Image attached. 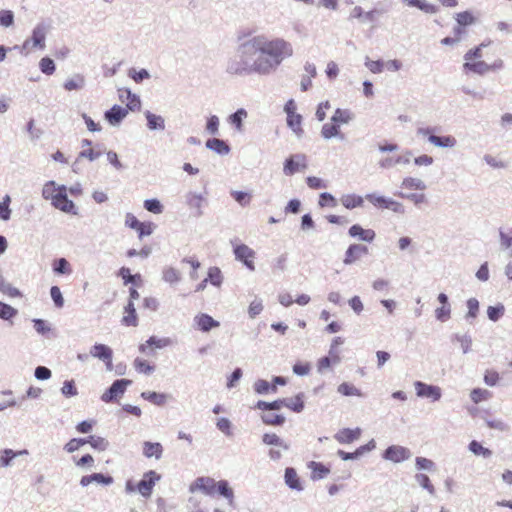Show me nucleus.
Masks as SVG:
<instances>
[{
    "instance_id": "obj_46",
    "label": "nucleus",
    "mask_w": 512,
    "mask_h": 512,
    "mask_svg": "<svg viewBox=\"0 0 512 512\" xmlns=\"http://www.w3.org/2000/svg\"><path fill=\"white\" fill-rule=\"evenodd\" d=\"M135 369L142 374H150L154 371V366L151 365L148 361L136 358L134 360Z\"/></svg>"
},
{
    "instance_id": "obj_26",
    "label": "nucleus",
    "mask_w": 512,
    "mask_h": 512,
    "mask_svg": "<svg viewBox=\"0 0 512 512\" xmlns=\"http://www.w3.org/2000/svg\"><path fill=\"white\" fill-rule=\"evenodd\" d=\"M457 22L456 27H460L465 30V27L470 26L476 22V17L471 11H463L455 15Z\"/></svg>"
},
{
    "instance_id": "obj_4",
    "label": "nucleus",
    "mask_w": 512,
    "mask_h": 512,
    "mask_svg": "<svg viewBox=\"0 0 512 512\" xmlns=\"http://www.w3.org/2000/svg\"><path fill=\"white\" fill-rule=\"evenodd\" d=\"M125 224L127 227L136 231L139 239L151 235L156 227L152 222L139 221L132 213L126 214Z\"/></svg>"
},
{
    "instance_id": "obj_5",
    "label": "nucleus",
    "mask_w": 512,
    "mask_h": 512,
    "mask_svg": "<svg viewBox=\"0 0 512 512\" xmlns=\"http://www.w3.org/2000/svg\"><path fill=\"white\" fill-rule=\"evenodd\" d=\"M503 67V61L501 59H498L494 61L492 64H487L484 61L477 59V60H465L464 63V69L467 71H471L476 74H485L489 71H494L501 69Z\"/></svg>"
},
{
    "instance_id": "obj_54",
    "label": "nucleus",
    "mask_w": 512,
    "mask_h": 512,
    "mask_svg": "<svg viewBox=\"0 0 512 512\" xmlns=\"http://www.w3.org/2000/svg\"><path fill=\"white\" fill-rule=\"evenodd\" d=\"M53 269L56 273L59 274H69L71 272L70 265L65 258H60L55 261Z\"/></svg>"
},
{
    "instance_id": "obj_11",
    "label": "nucleus",
    "mask_w": 512,
    "mask_h": 512,
    "mask_svg": "<svg viewBox=\"0 0 512 512\" xmlns=\"http://www.w3.org/2000/svg\"><path fill=\"white\" fill-rule=\"evenodd\" d=\"M368 254V248L362 244H351L346 252L343 262L345 265H351L364 255Z\"/></svg>"
},
{
    "instance_id": "obj_63",
    "label": "nucleus",
    "mask_w": 512,
    "mask_h": 512,
    "mask_svg": "<svg viewBox=\"0 0 512 512\" xmlns=\"http://www.w3.org/2000/svg\"><path fill=\"white\" fill-rule=\"evenodd\" d=\"M499 379V373L495 370H487L484 374V382L489 386H495Z\"/></svg>"
},
{
    "instance_id": "obj_44",
    "label": "nucleus",
    "mask_w": 512,
    "mask_h": 512,
    "mask_svg": "<svg viewBox=\"0 0 512 512\" xmlns=\"http://www.w3.org/2000/svg\"><path fill=\"white\" fill-rule=\"evenodd\" d=\"M254 390L258 394H266L269 391L276 392L277 387L275 385H271L268 381L259 379L254 384Z\"/></svg>"
},
{
    "instance_id": "obj_53",
    "label": "nucleus",
    "mask_w": 512,
    "mask_h": 512,
    "mask_svg": "<svg viewBox=\"0 0 512 512\" xmlns=\"http://www.w3.org/2000/svg\"><path fill=\"white\" fill-rule=\"evenodd\" d=\"M85 444H86V439H83V438H73V439H71L70 441H68L65 444L64 449L68 453H73L74 451H77L78 449H80Z\"/></svg>"
},
{
    "instance_id": "obj_40",
    "label": "nucleus",
    "mask_w": 512,
    "mask_h": 512,
    "mask_svg": "<svg viewBox=\"0 0 512 512\" xmlns=\"http://www.w3.org/2000/svg\"><path fill=\"white\" fill-rule=\"evenodd\" d=\"M262 441L266 445H276L282 447L285 450L289 449V446L286 443H284L280 439V437L275 433H265L262 436Z\"/></svg>"
},
{
    "instance_id": "obj_31",
    "label": "nucleus",
    "mask_w": 512,
    "mask_h": 512,
    "mask_svg": "<svg viewBox=\"0 0 512 512\" xmlns=\"http://www.w3.org/2000/svg\"><path fill=\"white\" fill-rule=\"evenodd\" d=\"M261 420L265 425L268 426H281L285 423V417L281 414L276 413H263Z\"/></svg>"
},
{
    "instance_id": "obj_39",
    "label": "nucleus",
    "mask_w": 512,
    "mask_h": 512,
    "mask_svg": "<svg viewBox=\"0 0 512 512\" xmlns=\"http://www.w3.org/2000/svg\"><path fill=\"white\" fill-rule=\"evenodd\" d=\"M86 444H90L92 448L104 451L108 447V441L100 436L91 435L86 439Z\"/></svg>"
},
{
    "instance_id": "obj_61",
    "label": "nucleus",
    "mask_w": 512,
    "mask_h": 512,
    "mask_svg": "<svg viewBox=\"0 0 512 512\" xmlns=\"http://www.w3.org/2000/svg\"><path fill=\"white\" fill-rule=\"evenodd\" d=\"M14 22V15L10 10H1L0 11V25L4 27H9Z\"/></svg>"
},
{
    "instance_id": "obj_37",
    "label": "nucleus",
    "mask_w": 512,
    "mask_h": 512,
    "mask_svg": "<svg viewBox=\"0 0 512 512\" xmlns=\"http://www.w3.org/2000/svg\"><path fill=\"white\" fill-rule=\"evenodd\" d=\"M330 354L331 357L325 356L318 360L317 368L319 372L325 371L326 369L330 368L332 364H336L340 361V357L336 353L332 354V352H330Z\"/></svg>"
},
{
    "instance_id": "obj_6",
    "label": "nucleus",
    "mask_w": 512,
    "mask_h": 512,
    "mask_svg": "<svg viewBox=\"0 0 512 512\" xmlns=\"http://www.w3.org/2000/svg\"><path fill=\"white\" fill-rule=\"evenodd\" d=\"M255 251L246 244H237L234 247L235 258L241 261L249 270L255 269Z\"/></svg>"
},
{
    "instance_id": "obj_58",
    "label": "nucleus",
    "mask_w": 512,
    "mask_h": 512,
    "mask_svg": "<svg viewBox=\"0 0 512 512\" xmlns=\"http://www.w3.org/2000/svg\"><path fill=\"white\" fill-rule=\"evenodd\" d=\"M231 195L242 206L248 205L251 201V195L247 192L232 191Z\"/></svg>"
},
{
    "instance_id": "obj_57",
    "label": "nucleus",
    "mask_w": 512,
    "mask_h": 512,
    "mask_svg": "<svg viewBox=\"0 0 512 512\" xmlns=\"http://www.w3.org/2000/svg\"><path fill=\"white\" fill-rule=\"evenodd\" d=\"M50 294L55 306L58 308H62L64 305V298L62 296L60 288L58 286H52Z\"/></svg>"
},
{
    "instance_id": "obj_29",
    "label": "nucleus",
    "mask_w": 512,
    "mask_h": 512,
    "mask_svg": "<svg viewBox=\"0 0 512 512\" xmlns=\"http://www.w3.org/2000/svg\"><path fill=\"white\" fill-rule=\"evenodd\" d=\"M353 118V114L348 109L337 108L331 117V120L338 124L340 127L343 124L349 123Z\"/></svg>"
},
{
    "instance_id": "obj_50",
    "label": "nucleus",
    "mask_w": 512,
    "mask_h": 512,
    "mask_svg": "<svg viewBox=\"0 0 512 512\" xmlns=\"http://www.w3.org/2000/svg\"><path fill=\"white\" fill-rule=\"evenodd\" d=\"M453 34V37H445L444 39H442V44L450 45L459 42L462 39L463 35L466 34V30L460 27H455L453 30Z\"/></svg>"
},
{
    "instance_id": "obj_17",
    "label": "nucleus",
    "mask_w": 512,
    "mask_h": 512,
    "mask_svg": "<svg viewBox=\"0 0 512 512\" xmlns=\"http://www.w3.org/2000/svg\"><path fill=\"white\" fill-rule=\"evenodd\" d=\"M121 323L128 327H136L138 325V316L136 313L135 305L132 301H128L127 305L125 306Z\"/></svg>"
},
{
    "instance_id": "obj_20",
    "label": "nucleus",
    "mask_w": 512,
    "mask_h": 512,
    "mask_svg": "<svg viewBox=\"0 0 512 512\" xmlns=\"http://www.w3.org/2000/svg\"><path fill=\"white\" fill-rule=\"evenodd\" d=\"M349 235L354 238L358 237L359 239L366 242H372L376 236L374 230L364 229L358 224L352 225L349 228Z\"/></svg>"
},
{
    "instance_id": "obj_49",
    "label": "nucleus",
    "mask_w": 512,
    "mask_h": 512,
    "mask_svg": "<svg viewBox=\"0 0 512 512\" xmlns=\"http://www.w3.org/2000/svg\"><path fill=\"white\" fill-rule=\"evenodd\" d=\"M216 492L230 500L233 498V491L225 480H221L216 483Z\"/></svg>"
},
{
    "instance_id": "obj_7",
    "label": "nucleus",
    "mask_w": 512,
    "mask_h": 512,
    "mask_svg": "<svg viewBox=\"0 0 512 512\" xmlns=\"http://www.w3.org/2000/svg\"><path fill=\"white\" fill-rule=\"evenodd\" d=\"M307 167V160L304 154H296L286 159L283 172L287 176H291L296 172L302 171Z\"/></svg>"
},
{
    "instance_id": "obj_15",
    "label": "nucleus",
    "mask_w": 512,
    "mask_h": 512,
    "mask_svg": "<svg viewBox=\"0 0 512 512\" xmlns=\"http://www.w3.org/2000/svg\"><path fill=\"white\" fill-rule=\"evenodd\" d=\"M441 395V389L438 386L428 385L418 381V397H424L435 402L441 398Z\"/></svg>"
},
{
    "instance_id": "obj_55",
    "label": "nucleus",
    "mask_w": 512,
    "mask_h": 512,
    "mask_svg": "<svg viewBox=\"0 0 512 512\" xmlns=\"http://www.w3.org/2000/svg\"><path fill=\"white\" fill-rule=\"evenodd\" d=\"M10 197L6 195L3 200L0 202V219L8 220L10 218L11 210L9 208L10 205Z\"/></svg>"
},
{
    "instance_id": "obj_33",
    "label": "nucleus",
    "mask_w": 512,
    "mask_h": 512,
    "mask_svg": "<svg viewBox=\"0 0 512 512\" xmlns=\"http://www.w3.org/2000/svg\"><path fill=\"white\" fill-rule=\"evenodd\" d=\"M429 141L438 147H453L456 143V140L452 136H435L429 135Z\"/></svg>"
},
{
    "instance_id": "obj_42",
    "label": "nucleus",
    "mask_w": 512,
    "mask_h": 512,
    "mask_svg": "<svg viewBox=\"0 0 512 512\" xmlns=\"http://www.w3.org/2000/svg\"><path fill=\"white\" fill-rule=\"evenodd\" d=\"M469 450L475 455H481L484 458H488L492 455V451L488 448H485L476 440H473L469 444Z\"/></svg>"
},
{
    "instance_id": "obj_32",
    "label": "nucleus",
    "mask_w": 512,
    "mask_h": 512,
    "mask_svg": "<svg viewBox=\"0 0 512 512\" xmlns=\"http://www.w3.org/2000/svg\"><path fill=\"white\" fill-rule=\"evenodd\" d=\"M141 397L158 406L164 405L167 400V396L165 394L153 391L142 392Z\"/></svg>"
},
{
    "instance_id": "obj_22",
    "label": "nucleus",
    "mask_w": 512,
    "mask_h": 512,
    "mask_svg": "<svg viewBox=\"0 0 512 512\" xmlns=\"http://www.w3.org/2000/svg\"><path fill=\"white\" fill-rule=\"evenodd\" d=\"M284 478L285 483L289 486V488L297 491H301L303 489L298 474L294 468H286Z\"/></svg>"
},
{
    "instance_id": "obj_3",
    "label": "nucleus",
    "mask_w": 512,
    "mask_h": 512,
    "mask_svg": "<svg viewBox=\"0 0 512 512\" xmlns=\"http://www.w3.org/2000/svg\"><path fill=\"white\" fill-rule=\"evenodd\" d=\"M46 40V27L44 25H37L32 32L30 39H26L21 46V53L28 55L35 49L43 50L45 48Z\"/></svg>"
},
{
    "instance_id": "obj_9",
    "label": "nucleus",
    "mask_w": 512,
    "mask_h": 512,
    "mask_svg": "<svg viewBox=\"0 0 512 512\" xmlns=\"http://www.w3.org/2000/svg\"><path fill=\"white\" fill-rule=\"evenodd\" d=\"M131 384L130 380L127 379H120L116 380L111 387L105 391L101 399L103 402L109 403L115 399H117L119 396L123 395L127 386Z\"/></svg>"
},
{
    "instance_id": "obj_21",
    "label": "nucleus",
    "mask_w": 512,
    "mask_h": 512,
    "mask_svg": "<svg viewBox=\"0 0 512 512\" xmlns=\"http://www.w3.org/2000/svg\"><path fill=\"white\" fill-rule=\"evenodd\" d=\"M384 456L393 462H400L408 458V452L403 447L391 446L385 451Z\"/></svg>"
},
{
    "instance_id": "obj_28",
    "label": "nucleus",
    "mask_w": 512,
    "mask_h": 512,
    "mask_svg": "<svg viewBox=\"0 0 512 512\" xmlns=\"http://www.w3.org/2000/svg\"><path fill=\"white\" fill-rule=\"evenodd\" d=\"M341 204L347 209L361 207L363 205V198L355 194H346L340 198Z\"/></svg>"
},
{
    "instance_id": "obj_12",
    "label": "nucleus",
    "mask_w": 512,
    "mask_h": 512,
    "mask_svg": "<svg viewBox=\"0 0 512 512\" xmlns=\"http://www.w3.org/2000/svg\"><path fill=\"white\" fill-rule=\"evenodd\" d=\"M216 481L210 477H199L190 486V491H202L205 494L213 495L216 492Z\"/></svg>"
},
{
    "instance_id": "obj_41",
    "label": "nucleus",
    "mask_w": 512,
    "mask_h": 512,
    "mask_svg": "<svg viewBox=\"0 0 512 512\" xmlns=\"http://www.w3.org/2000/svg\"><path fill=\"white\" fill-rule=\"evenodd\" d=\"M167 344L166 340L163 339H157L155 337H150L145 343L141 344L139 347V350L142 353H147L148 349L156 347V348H162Z\"/></svg>"
},
{
    "instance_id": "obj_10",
    "label": "nucleus",
    "mask_w": 512,
    "mask_h": 512,
    "mask_svg": "<svg viewBox=\"0 0 512 512\" xmlns=\"http://www.w3.org/2000/svg\"><path fill=\"white\" fill-rule=\"evenodd\" d=\"M366 199L371 203L373 204L375 207L379 208V209H389V210H392L394 212H401L402 211V207L399 203L391 200V199H388V198H385L383 196H377L375 194H368L366 196Z\"/></svg>"
},
{
    "instance_id": "obj_45",
    "label": "nucleus",
    "mask_w": 512,
    "mask_h": 512,
    "mask_svg": "<svg viewBox=\"0 0 512 512\" xmlns=\"http://www.w3.org/2000/svg\"><path fill=\"white\" fill-rule=\"evenodd\" d=\"M207 279L212 285L219 287L223 280L221 270L218 267H210Z\"/></svg>"
},
{
    "instance_id": "obj_47",
    "label": "nucleus",
    "mask_w": 512,
    "mask_h": 512,
    "mask_svg": "<svg viewBox=\"0 0 512 512\" xmlns=\"http://www.w3.org/2000/svg\"><path fill=\"white\" fill-rule=\"evenodd\" d=\"M39 68L46 75H52L56 69L54 61L49 57H44L40 60Z\"/></svg>"
},
{
    "instance_id": "obj_38",
    "label": "nucleus",
    "mask_w": 512,
    "mask_h": 512,
    "mask_svg": "<svg viewBox=\"0 0 512 512\" xmlns=\"http://www.w3.org/2000/svg\"><path fill=\"white\" fill-rule=\"evenodd\" d=\"M491 396L492 393L490 391L482 388H475L470 393V398L475 404L486 401L490 399Z\"/></svg>"
},
{
    "instance_id": "obj_19",
    "label": "nucleus",
    "mask_w": 512,
    "mask_h": 512,
    "mask_svg": "<svg viewBox=\"0 0 512 512\" xmlns=\"http://www.w3.org/2000/svg\"><path fill=\"white\" fill-rule=\"evenodd\" d=\"M118 93L120 100L122 102H126V108L128 110H136L140 108L141 103L139 98L135 94H132L129 89H119Z\"/></svg>"
},
{
    "instance_id": "obj_24",
    "label": "nucleus",
    "mask_w": 512,
    "mask_h": 512,
    "mask_svg": "<svg viewBox=\"0 0 512 512\" xmlns=\"http://www.w3.org/2000/svg\"><path fill=\"white\" fill-rule=\"evenodd\" d=\"M321 136L325 139H330L333 137H340L341 139L344 135L341 133L340 127L337 123L331 122L325 123L321 128Z\"/></svg>"
},
{
    "instance_id": "obj_30",
    "label": "nucleus",
    "mask_w": 512,
    "mask_h": 512,
    "mask_svg": "<svg viewBox=\"0 0 512 512\" xmlns=\"http://www.w3.org/2000/svg\"><path fill=\"white\" fill-rule=\"evenodd\" d=\"M287 125L298 135L301 136L303 134L302 128V116L300 114L293 113L287 115Z\"/></svg>"
},
{
    "instance_id": "obj_14",
    "label": "nucleus",
    "mask_w": 512,
    "mask_h": 512,
    "mask_svg": "<svg viewBox=\"0 0 512 512\" xmlns=\"http://www.w3.org/2000/svg\"><path fill=\"white\" fill-rule=\"evenodd\" d=\"M362 430L359 427L356 428H343L340 429L335 435V440L340 444H350L355 440L359 439Z\"/></svg>"
},
{
    "instance_id": "obj_60",
    "label": "nucleus",
    "mask_w": 512,
    "mask_h": 512,
    "mask_svg": "<svg viewBox=\"0 0 512 512\" xmlns=\"http://www.w3.org/2000/svg\"><path fill=\"white\" fill-rule=\"evenodd\" d=\"M319 205L321 207H325V206L335 207L337 205V200L333 195H331L327 192H324V193L320 194Z\"/></svg>"
},
{
    "instance_id": "obj_56",
    "label": "nucleus",
    "mask_w": 512,
    "mask_h": 512,
    "mask_svg": "<svg viewBox=\"0 0 512 512\" xmlns=\"http://www.w3.org/2000/svg\"><path fill=\"white\" fill-rule=\"evenodd\" d=\"M504 314V306L499 304L497 306H489L487 315L490 320L497 321Z\"/></svg>"
},
{
    "instance_id": "obj_1",
    "label": "nucleus",
    "mask_w": 512,
    "mask_h": 512,
    "mask_svg": "<svg viewBox=\"0 0 512 512\" xmlns=\"http://www.w3.org/2000/svg\"><path fill=\"white\" fill-rule=\"evenodd\" d=\"M292 55L293 47L285 39L257 35L239 46L237 56L228 61L226 71L230 75H265Z\"/></svg>"
},
{
    "instance_id": "obj_59",
    "label": "nucleus",
    "mask_w": 512,
    "mask_h": 512,
    "mask_svg": "<svg viewBox=\"0 0 512 512\" xmlns=\"http://www.w3.org/2000/svg\"><path fill=\"white\" fill-rule=\"evenodd\" d=\"M17 314V310L12 306L0 302V318L8 320Z\"/></svg>"
},
{
    "instance_id": "obj_43",
    "label": "nucleus",
    "mask_w": 512,
    "mask_h": 512,
    "mask_svg": "<svg viewBox=\"0 0 512 512\" xmlns=\"http://www.w3.org/2000/svg\"><path fill=\"white\" fill-rule=\"evenodd\" d=\"M91 144H92V142L88 139L82 140V147L83 148L87 147V149H83V151H81L80 157H84V158L89 159L90 161H93L100 156V152H95L91 148Z\"/></svg>"
},
{
    "instance_id": "obj_23",
    "label": "nucleus",
    "mask_w": 512,
    "mask_h": 512,
    "mask_svg": "<svg viewBox=\"0 0 512 512\" xmlns=\"http://www.w3.org/2000/svg\"><path fill=\"white\" fill-rule=\"evenodd\" d=\"M163 453V447L158 442L146 441L143 444V454L147 458L155 457L156 459L161 458Z\"/></svg>"
},
{
    "instance_id": "obj_52",
    "label": "nucleus",
    "mask_w": 512,
    "mask_h": 512,
    "mask_svg": "<svg viewBox=\"0 0 512 512\" xmlns=\"http://www.w3.org/2000/svg\"><path fill=\"white\" fill-rule=\"evenodd\" d=\"M245 117H247V112L244 109H239L230 116V123L234 125L238 130H241L242 120Z\"/></svg>"
},
{
    "instance_id": "obj_48",
    "label": "nucleus",
    "mask_w": 512,
    "mask_h": 512,
    "mask_svg": "<svg viewBox=\"0 0 512 512\" xmlns=\"http://www.w3.org/2000/svg\"><path fill=\"white\" fill-rule=\"evenodd\" d=\"M146 118L150 129H164V120L161 116L148 112Z\"/></svg>"
},
{
    "instance_id": "obj_8",
    "label": "nucleus",
    "mask_w": 512,
    "mask_h": 512,
    "mask_svg": "<svg viewBox=\"0 0 512 512\" xmlns=\"http://www.w3.org/2000/svg\"><path fill=\"white\" fill-rule=\"evenodd\" d=\"M160 479V475L150 470L145 473L142 480L137 484V491L144 497H150L156 482Z\"/></svg>"
},
{
    "instance_id": "obj_36",
    "label": "nucleus",
    "mask_w": 512,
    "mask_h": 512,
    "mask_svg": "<svg viewBox=\"0 0 512 512\" xmlns=\"http://www.w3.org/2000/svg\"><path fill=\"white\" fill-rule=\"evenodd\" d=\"M337 391L343 396H362V392L359 388L347 382L341 383L338 386Z\"/></svg>"
},
{
    "instance_id": "obj_2",
    "label": "nucleus",
    "mask_w": 512,
    "mask_h": 512,
    "mask_svg": "<svg viewBox=\"0 0 512 512\" xmlns=\"http://www.w3.org/2000/svg\"><path fill=\"white\" fill-rule=\"evenodd\" d=\"M42 196L50 200L56 209L73 215L77 214L75 204L68 199L67 188L64 185L57 186L54 181H49L42 189Z\"/></svg>"
},
{
    "instance_id": "obj_51",
    "label": "nucleus",
    "mask_w": 512,
    "mask_h": 512,
    "mask_svg": "<svg viewBox=\"0 0 512 512\" xmlns=\"http://www.w3.org/2000/svg\"><path fill=\"white\" fill-rule=\"evenodd\" d=\"M144 207L151 213L160 214L163 211V206L157 199H148L144 201Z\"/></svg>"
},
{
    "instance_id": "obj_16",
    "label": "nucleus",
    "mask_w": 512,
    "mask_h": 512,
    "mask_svg": "<svg viewBox=\"0 0 512 512\" xmlns=\"http://www.w3.org/2000/svg\"><path fill=\"white\" fill-rule=\"evenodd\" d=\"M194 322L199 330L202 332H208L213 328H217L220 326V323L214 320L210 315L205 313H200L195 316Z\"/></svg>"
},
{
    "instance_id": "obj_34",
    "label": "nucleus",
    "mask_w": 512,
    "mask_h": 512,
    "mask_svg": "<svg viewBox=\"0 0 512 512\" xmlns=\"http://www.w3.org/2000/svg\"><path fill=\"white\" fill-rule=\"evenodd\" d=\"M285 407L293 412L299 413L304 409L303 395L299 394L293 398H285Z\"/></svg>"
},
{
    "instance_id": "obj_64",
    "label": "nucleus",
    "mask_w": 512,
    "mask_h": 512,
    "mask_svg": "<svg viewBox=\"0 0 512 512\" xmlns=\"http://www.w3.org/2000/svg\"><path fill=\"white\" fill-rule=\"evenodd\" d=\"M163 278L169 283H174L180 279V273L175 268H167L163 272Z\"/></svg>"
},
{
    "instance_id": "obj_62",
    "label": "nucleus",
    "mask_w": 512,
    "mask_h": 512,
    "mask_svg": "<svg viewBox=\"0 0 512 512\" xmlns=\"http://www.w3.org/2000/svg\"><path fill=\"white\" fill-rule=\"evenodd\" d=\"M366 67L374 74L381 73L384 71V62L380 60L367 59L365 62Z\"/></svg>"
},
{
    "instance_id": "obj_18",
    "label": "nucleus",
    "mask_w": 512,
    "mask_h": 512,
    "mask_svg": "<svg viewBox=\"0 0 512 512\" xmlns=\"http://www.w3.org/2000/svg\"><path fill=\"white\" fill-rule=\"evenodd\" d=\"M128 114V109L119 105H114L110 110L105 113L106 120L112 124H119Z\"/></svg>"
},
{
    "instance_id": "obj_27",
    "label": "nucleus",
    "mask_w": 512,
    "mask_h": 512,
    "mask_svg": "<svg viewBox=\"0 0 512 512\" xmlns=\"http://www.w3.org/2000/svg\"><path fill=\"white\" fill-rule=\"evenodd\" d=\"M285 398L278 399L272 402H266V401H258L255 405L256 409L262 410V411H275L280 410L282 407H285Z\"/></svg>"
},
{
    "instance_id": "obj_25",
    "label": "nucleus",
    "mask_w": 512,
    "mask_h": 512,
    "mask_svg": "<svg viewBox=\"0 0 512 512\" xmlns=\"http://www.w3.org/2000/svg\"><path fill=\"white\" fill-rule=\"evenodd\" d=\"M308 467L311 469V478L313 480L323 479L330 473L329 467L320 462L311 461Z\"/></svg>"
},
{
    "instance_id": "obj_13",
    "label": "nucleus",
    "mask_w": 512,
    "mask_h": 512,
    "mask_svg": "<svg viewBox=\"0 0 512 512\" xmlns=\"http://www.w3.org/2000/svg\"><path fill=\"white\" fill-rule=\"evenodd\" d=\"M90 354L93 357L102 360L106 364L108 369H112L113 352L110 347L104 344H96L91 348Z\"/></svg>"
},
{
    "instance_id": "obj_35",
    "label": "nucleus",
    "mask_w": 512,
    "mask_h": 512,
    "mask_svg": "<svg viewBox=\"0 0 512 512\" xmlns=\"http://www.w3.org/2000/svg\"><path fill=\"white\" fill-rule=\"evenodd\" d=\"M206 146L219 154H227L229 152V146L218 138L209 139L206 142Z\"/></svg>"
}]
</instances>
